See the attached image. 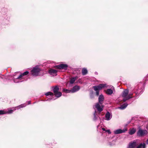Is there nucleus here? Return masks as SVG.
Here are the masks:
<instances>
[{"label":"nucleus","instance_id":"f257e3e1","mask_svg":"<svg viewBox=\"0 0 148 148\" xmlns=\"http://www.w3.org/2000/svg\"><path fill=\"white\" fill-rule=\"evenodd\" d=\"M128 90L125 89L123 90L122 93V96L123 97V100L124 102L132 98V97L130 95H128Z\"/></svg>","mask_w":148,"mask_h":148},{"label":"nucleus","instance_id":"f03ea898","mask_svg":"<svg viewBox=\"0 0 148 148\" xmlns=\"http://www.w3.org/2000/svg\"><path fill=\"white\" fill-rule=\"evenodd\" d=\"M41 69L39 68L38 66H36L34 67L31 70L32 74L33 76H37L39 75L40 71Z\"/></svg>","mask_w":148,"mask_h":148},{"label":"nucleus","instance_id":"7ed1b4c3","mask_svg":"<svg viewBox=\"0 0 148 148\" xmlns=\"http://www.w3.org/2000/svg\"><path fill=\"white\" fill-rule=\"evenodd\" d=\"M107 88H108L105 90L106 93L108 95H111L114 92H115V90L114 87L112 86H108L106 85Z\"/></svg>","mask_w":148,"mask_h":148},{"label":"nucleus","instance_id":"20e7f679","mask_svg":"<svg viewBox=\"0 0 148 148\" xmlns=\"http://www.w3.org/2000/svg\"><path fill=\"white\" fill-rule=\"evenodd\" d=\"M29 73V72L27 71H26L23 73H21L18 77H17L16 79L14 80V82L15 83H18L19 82H22V81H19L22 79L23 78V77L24 76L27 75Z\"/></svg>","mask_w":148,"mask_h":148},{"label":"nucleus","instance_id":"39448f33","mask_svg":"<svg viewBox=\"0 0 148 148\" xmlns=\"http://www.w3.org/2000/svg\"><path fill=\"white\" fill-rule=\"evenodd\" d=\"M138 144V140H134L130 142L128 145L127 148H135Z\"/></svg>","mask_w":148,"mask_h":148},{"label":"nucleus","instance_id":"423d86ee","mask_svg":"<svg viewBox=\"0 0 148 148\" xmlns=\"http://www.w3.org/2000/svg\"><path fill=\"white\" fill-rule=\"evenodd\" d=\"M107 84H100L99 85L95 86L93 87L95 90H100L103 88L106 87Z\"/></svg>","mask_w":148,"mask_h":148},{"label":"nucleus","instance_id":"0eeeda50","mask_svg":"<svg viewBox=\"0 0 148 148\" xmlns=\"http://www.w3.org/2000/svg\"><path fill=\"white\" fill-rule=\"evenodd\" d=\"M26 104H21L19 106H17L15 108H13L12 109L9 110L8 111H6L7 113L11 114L13 112V111L16 110L15 108H16L17 109H18L20 108H22L26 106Z\"/></svg>","mask_w":148,"mask_h":148},{"label":"nucleus","instance_id":"6e6552de","mask_svg":"<svg viewBox=\"0 0 148 148\" xmlns=\"http://www.w3.org/2000/svg\"><path fill=\"white\" fill-rule=\"evenodd\" d=\"M56 67L59 69H63L66 70L68 67V65L66 64H61L60 65L56 66Z\"/></svg>","mask_w":148,"mask_h":148},{"label":"nucleus","instance_id":"1a4fd4ad","mask_svg":"<svg viewBox=\"0 0 148 148\" xmlns=\"http://www.w3.org/2000/svg\"><path fill=\"white\" fill-rule=\"evenodd\" d=\"M127 131V128H125L123 130L119 129L114 131V133L115 134H117L124 133Z\"/></svg>","mask_w":148,"mask_h":148},{"label":"nucleus","instance_id":"9d476101","mask_svg":"<svg viewBox=\"0 0 148 148\" xmlns=\"http://www.w3.org/2000/svg\"><path fill=\"white\" fill-rule=\"evenodd\" d=\"M58 71L53 69H51L49 71V74L53 76H56L57 75Z\"/></svg>","mask_w":148,"mask_h":148},{"label":"nucleus","instance_id":"9b49d317","mask_svg":"<svg viewBox=\"0 0 148 148\" xmlns=\"http://www.w3.org/2000/svg\"><path fill=\"white\" fill-rule=\"evenodd\" d=\"M147 134V132L146 130L139 129V136H143L146 135Z\"/></svg>","mask_w":148,"mask_h":148},{"label":"nucleus","instance_id":"f8f14e48","mask_svg":"<svg viewBox=\"0 0 148 148\" xmlns=\"http://www.w3.org/2000/svg\"><path fill=\"white\" fill-rule=\"evenodd\" d=\"M112 115L109 112H107L105 115L106 119L108 121L111 119Z\"/></svg>","mask_w":148,"mask_h":148},{"label":"nucleus","instance_id":"ddd939ff","mask_svg":"<svg viewBox=\"0 0 148 148\" xmlns=\"http://www.w3.org/2000/svg\"><path fill=\"white\" fill-rule=\"evenodd\" d=\"M99 102V103L102 104L103 103V101L104 100V97L102 95H100L98 98Z\"/></svg>","mask_w":148,"mask_h":148},{"label":"nucleus","instance_id":"4468645a","mask_svg":"<svg viewBox=\"0 0 148 148\" xmlns=\"http://www.w3.org/2000/svg\"><path fill=\"white\" fill-rule=\"evenodd\" d=\"M95 107L99 112H100L103 110V107H101L99 104L98 103L96 104L95 105Z\"/></svg>","mask_w":148,"mask_h":148},{"label":"nucleus","instance_id":"2eb2a0df","mask_svg":"<svg viewBox=\"0 0 148 148\" xmlns=\"http://www.w3.org/2000/svg\"><path fill=\"white\" fill-rule=\"evenodd\" d=\"M80 89V87L78 86H75L71 90V92L74 93L78 91Z\"/></svg>","mask_w":148,"mask_h":148},{"label":"nucleus","instance_id":"dca6fc26","mask_svg":"<svg viewBox=\"0 0 148 148\" xmlns=\"http://www.w3.org/2000/svg\"><path fill=\"white\" fill-rule=\"evenodd\" d=\"M77 78V76L73 77L71 78L69 82L70 84H72L74 83L75 80Z\"/></svg>","mask_w":148,"mask_h":148},{"label":"nucleus","instance_id":"f3484780","mask_svg":"<svg viewBox=\"0 0 148 148\" xmlns=\"http://www.w3.org/2000/svg\"><path fill=\"white\" fill-rule=\"evenodd\" d=\"M59 88L57 86H56L53 88V90L54 93L58 92L59 91Z\"/></svg>","mask_w":148,"mask_h":148},{"label":"nucleus","instance_id":"a211bd4d","mask_svg":"<svg viewBox=\"0 0 148 148\" xmlns=\"http://www.w3.org/2000/svg\"><path fill=\"white\" fill-rule=\"evenodd\" d=\"M55 96L57 98H59L62 95V93L60 92H57L54 93Z\"/></svg>","mask_w":148,"mask_h":148},{"label":"nucleus","instance_id":"6ab92c4d","mask_svg":"<svg viewBox=\"0 0 148 148\" xmlns=\"http://www.w3.org/2000/svg\"><path fill=\"white\" fill-rule=\"evenodd\" d=\"M127 105L128 104L127 103H125L120 106V107L119 108L122 110L124 109L127 107Z\"/></svg>","mask_w":148,"mask_h":148},{"label":"nucleus","instance_id":"aec40b11","mask_svg":"<svg viewBox=\"0 0 148 148\" xmlns=\"http://www.w3.org/2000/svg\"><path fill=\"white\" fill-rule=\"evenodd\" d=\"M87 70L86 69L84 68L82 69V73L83 75H86L87 73Z\"/></svg>","mask_w":148,"mask_h":148},{"label":"nucleus","instance_id":"412c9836","mask_svg":"<svg viewBox=\"0 0 148 148\" xmlns=\"http://www.w3.org/2000/svg\"><path fill=\"white\" fill-rule=\"evenodd\" d=\"M98 118V116L97 114H96V111L95 110L94 113L93 120L94 121H96L97 120Z\"/></svg>","mask_w":148,"mask_h":148},{"label":"nucleus","instance_id":"4be33fe9","mask_svg":"<svg viewBox=\"0 0 148 148\" xmlns=\"http://www.w3.org/2000/svg\"><path fill=\"white\" fill-rule=\"evenodd\" d=\"M136 132V129L133 128L132 129L130 130L129 134L130 135H132L134 134Z\"/></svg>","mask_w":148,"mask_h":148},{"label":"nucleus","instance_id":"5701e85b","mask_svg":"<svg viewBox=\"0 0 148 148\" xmlns=\"http://www.w3.org/2000/svg\"><path fill=\"white\" fill-rule=\"evenodd\" d=\"M45 95L46 96H48V95H50L52 97L54 95V94L52 92H47V93H46L45 94Z\"/></svg>","mask_w":148,"mask_h":148},{"label":"nucleus","instance_id":"b1692460","mask_svg":"<svg viewBox=\"0 0 148 148\" xmlns=\"http://www.w3.org/2000/svg\"><path fill=\"white\" fill-rule=\"evenodd\" d=\"M145 144L144 143L139 144V148H145Z\"/></svg>","mask_w":148,"mask_h":148},{"label":"nucleus","instance_id":"393cba45","mask_svg":"<svg viewBox=\"0 0 148 148\" xmlns=\"http://www.w3.org/2000/svg\"><path fill=\"white\" fill-rule=\"evenodd\" d=\"M63 91L64 92L67 93H70V92H71V90H69L67 89H63Z\"/></svg>","mask_w":148,"mask_h":148},{"label":"nucleus","instance_id":"a878e982","mask_svg":"<svg viewBox=\"0 0 148 148\" xmlns=\"http://www.w3.org/2000/svg\"><path fill=\"white\" fill-rule=\"evenodd\" d=\"M7 114L6 111L3 110H0V115Z\"/></svg>","mask_w":148,"mask_h":148},{"label":"nucleus","instance_id":"bb28decb","mask_svg":"<svg viewBox=\"0 0 148 148\" xmlns=\"http://www.w3.org/2000/svg\"><path fill=\"white\" fill-rule=\"evenodd\" d=\"M90 97L91 99H92L94 97V95L93 92H91L90 94Z\"/></svg>","mask_w":148,"mask_h":148},{"label":"nucleus","instance_id":"cd10ccee","mask_svg":"<svg viewBox=\"0 0 148 148\" xmlns=\"http://www.w3.org/2000/svg\"><path fill=\"white\" fill-rule=\"evenodd\" d=\"M99 90H95L96 91V94L97 96H98L99 95Z\"/></svg>","mask_w":148,"mask_h":148},{"label":"nucleus","instance_id":"c85d7f7f","mask_svg":"<svg viewBox=\"0 0 148 148\" xmlns=\"http://www.w3.org/2000/svg\"><path fill=\"white\" fill-rule=\"evenodd\" d=\"M106 131L107 132L108 134H110L111 133V132L110 130H107Z\"/></svg>","mask_w":148,"mask_h":148},{"label":"nucleus","instance_id":"c756f323","mask_svg":"<svg viewBox=\"0 0 148 148\" xmlns=\"http://www.w3.org/2000/svg\"><path fill=\"white\" fill-rule=\"evenodd\" d=\"M28 104H31V101H28Z\"/></svg>","mask_w":148,"mask_h":148},{"label":"nucleus","instance_id":"7c9ffc66","mask_svg":"<svg viewBox=\"0 0 148 148\" xmlns=\"http://www.w3.org/2000/svg\"><path fill=\"white\" fill-rule=\"evenodd\" d=\"M102 130H103V131H106V130H105V129L104 128H102Z\"/></svg>","mask_w":148,"mask_h":148},{"label":"nucleus","instance_id":"2f4dec72","mask_svg":"<svg viewBox=\"0 0 148 148\" xmlns=\"http://www.w3.org/2000/svg\"><path fill=\"white\" fill-rule=\"evenodd\" d=\"M137 135L139 134V130L137 132Z\"/></svg>","mask_w":148,"mask_h":148},{"label":"nucleus","instance_id":"473e14b6","mask_svg":"<svg viewBox=\"0 0 148 148\" xmlns=\"http://www.w3.org/2000/svg\"><path fill=\"white\" fill-rule=\"evenodd\" d=\"M147 144H148V139L147 140Z\"/></svg>","mask_w":148,"mask_h":148},{"label":"nucleus","instance_id":"72a5a7b5","mask_svg":"<svg viewBox=\"0 0 148 148\" xmlns=\"http://www.w3.org/2000/svg\"><path fill=\"white\" fill-rule=\"evenodd\" d=\"M136 148H139V145Z\"/></svg>","mask_w":148,"mask_h":148}]
</instances>
